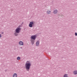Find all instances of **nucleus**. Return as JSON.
<instances>
[{
    "label": "nucleus",
    "mask_w": 77,
    "mask_h": 77,
    "mask_svg": "<svg viewBox=\"0 0 77 77\" xmlns=\"http://www.w3.org/2000/svg\"><path fill=\"white\" fill-rule=\"evenodd\" d=\"M36 36L35 35H32L31 36V41L32 43V45H33V44H34V40H35V39H36ZM32 39H34V40H33Z\"/></svg>",
    "instance_id": "2"
},
{
    "label": "nucleus",
    "mask_w": 77,
    "mask_h": 77,
    "mask_svg": "<svg viewBox=\"0 0 77 77\" xmlns=\"http://www.w3.org/2000/svg\"><path fill=\"white\" fill-rule=\"evenodd\" d=\"M13 77H17V74L16 73H14L13 75Z\"/></svg>",
    "instance_id": "8"
},
{
    "label": "nucleus",
    "mask_w": 77,
    "mask_h": 77,
    "mask_svg": "<svg viewBox=\"0 0 77 77\" xmlns=\"http://www.w3.org/2000/svg\"><path fill=\"white\" fill-rule=\"evenodd\" d=\"M73 74L76 75L77 74V70H75L73 72Z\"/></svg>",
    "instance_id": "6"
},
{
    "label": "nucleus",
    "mask_w": 77,
    "mask_h": 77,
    "mask_svg": "<svg viewBox=\"0 0 77 77\" xmlns=\"http://www.w3.org/2000/svg\"><path fill=\"white\" fill-rule=\"evenodd\" d=\"M33 24V23L32 22H30L29 25V26L30 27H32V25Z\"/></svg>",
    "instance_id": "4"
},
{
    "label": "nucleus",
    "mask_w": 77,
    "mask_h": 77,
    "mask_svg": "<svg viewBox=\"0 0 77 77\" xmlns=\"http://www.w3.org/2000/svg\"><path fill=\"white\" fill-rule=\"evenodd\" d=\"M39 42H38V41L36 43V46H38V45H39Z\"/></svg>",
    "instance_id": "9"
},
{
    "label": "nucleus",
    "mask_w": 77,
    "mask_h": 77,
    "mask_svg": "<svg viewBox=\"0 0 77 77\" xmlns=\"http://www.w3.org/2000/svg\"><path fill=\"white\" fill-rule=\"evenodd\" d=\"M2 37V36L0 34V38H1Z\"/></svg>",
    "instance_id": "15"
},
{
    "label": "nucleus",
    "mask_w": 77,
    "mask_h": 77,
    "mask_svg": "<svg viewBox=\"0 0 77 77\" xmlns=\"http://www.w3.org/2000/svg\"><path fill=\"white\" fill-rule=\"evenodd\" d=\"M47 13L48 14H50L51 13V11H47Z\"/></svg>",
    "instance_id": "10"
},
{
    "label": "nucleus",
    "mask_w": 77,
    "mask_h": 77,
    "mask_svg": "<svg viewBox=\"0 0 77 77\" xmlns=\"http://www.w3.org/2000/svg\"><path fill=\"white\" fill-rule=\"evenodd\" d=\"M19 45H23V42L22 41H20L19 42Z\"/></svg>",
    "instance_id": "5"
},
{
    "label": "nucleus",
    "mask_w": 77,
    "mask_h": 77,
    "mask_svg": "<svg viewBox=\"0 0 77 77\" xmlns=\"http://www.w3.org/2000/svg\"><path fill=\"white\" fill-rule=\"evenodd\" d=\"M54 14H56L57 13V10H55L53 12Z\"/></svg>",
    "instance_id": "7"
},
{
    "label": "nucleus",
    "mask_w": 77,
    "mask_h": 77,
    "mask_svg": "<svg viewBox=\"0 0 77 77\" xmlns=\"http://www.w3.org/2000/svg\"><path fill=\"white\" fill-rule=\"evenodd\" d=\"M21 30V28H20V27L18 26L17 28L15 29V32H16V33H19Z\"/></svg>",
    "instance_id": "3"
},
{
    "label": "nucleus",
    "mask_w": 77,
    "mask_h": 77,
    "mask_svg": "<svg viewBox=\"0 0 77 77\" xmlns=\"http://www.w3.org/2000/svg\"><path fill=\"white\" fill-rule=\"evenodd\" d=\"M75 36H77V33L76 32L75 33Z\"/></svg>",
    "instance_id": "14"
},
{
    "label": "nucleus",
    "mask_w": 77,
    "mask_h": 77,
    "mask_svg": "<svg viewBox=\"0 0 77 77\" xmlns=\"http://www.w3.org/2000/svg\"><path fill=\"white\" fill-rule=\"evenodd\" d=\"M63 77H68V74H65L64 75Z\"/></svg>",
    "instance_id": "12"
},
{
    "label": "nucleus",
    "mask_w": 77,
    "mask_h": 77,
    "mask_svg": "<svg viewBox=\"0 0 77 77\" xmlns=\"http://www.w3.org/2000/svg\"><path fill=\"white\" fill-rule=\"evenodd\" d=\"M31 66V64L30 62L27 61L25 64V66L26 67V69L27 71H29L30 69V68Z\"/></svg>",
    "instance_id": "1"
},
{
    "label": "nucleus",
    "mask_w": 77,
    "mask_h": 77,
    "mask_svg": "<svg viewBox=\"0 0 77 77\" xmlns=\"http://www.w3.org/2000/svg\"><path fill=\"white\" fill-rule=\"evenodd\" d=\"M20 59V57H17V60H19Z\"/></svg>",
    "instance_id": "13"
},
{
    "label": "nucleus",
    "mask_w": 77,
    "mask_h": 77,
    "mask_svg": "<svg viewBox=\"0 0 77 77\" xmlns=\"http://www.w3.org/2000/svg\"><path fill=\"white\" fill-rule=\"evenodd\" d=\"M18 33H17L16 32H15L14 33V35H15V36H18Z\"/></svg>",
    "instance_id": "11"
}]
</instances>
